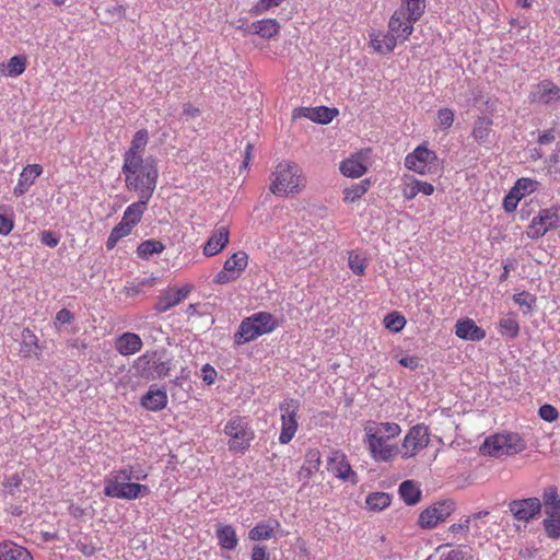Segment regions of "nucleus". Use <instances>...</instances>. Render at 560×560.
Returning a JSON list of instances; mask_svg holds the SVG:
<instances>
[{"instance_id": "nucleus-1", "label": "nucleus", "mask_w": 560, "mask_h": 560, "mask_svg": "<svg viewBox=\"0 0 560 560\" xmlns=\"http://www.w3.org/2000/svg\"><path fill=\"white\" fill-rule=\"evenodd\" d=\"M147 477V472L141 469L135 470L132 466L114 470L104 480V494L122 500H136L147 495L150 492L148 486L130 482L131 479L144 480Z\"/></svg>"}, {"instance_id": "nucleus-2", "label": "nucleus", "mask_w": 560, "mask_h": 560, "mask_svg": "<svg viewBox=\"0 0 560 560\" xmlns=\"http://www.w3.org/2000/svg\"><path fill=\"white\" fill-rule=\"evenodd\" d=\"M400 431V427L394 422H370L364 427V443L375 462H390L399 454L398 446L389 441Z\"/></svg>"}, {"instance_id": "nucleus-3", "label": "nucleus", "mask_w": 560, "mask_h": 560, "mask_svg": "<svg viewBox=\"0 0 560 560\" xmlns=\"http://www.w3.org/2000/svg\"><path fill=\"white\" fill-rule=\"evenodd\" d=\"M121 174L128 190L137 192L138 198L151 199L159 177L154 158L148 156L142 162L122 164Z\"/></svg>"}, {"instance_id": "nucleus-4", "label": "nucleus", "mask_w": 560, "mask_h": 560, "mask_svg": "<svg viewBox=\"0 0 560 560\" xmlns=\"http://www.w3.org/2000/svg\"><path fill=\"white\" fill-rule=\"evenodd\" d=\"M270 191L276 196L299 194L305 187L302 168L294 162H280L270 176Z\"/></svg>"}, {"instance_id": "nucleus-5", "label": "nucleus", "mask_w": 560, "mask_h": 560, "mask_svg": "<svg viewBox=\"0 0 560 560\" xmlns=\"http://www.w3.org/2000/svg\"><path fill=\"white\" fill-rule=\"evenodd\" d=\"M278 326L275 316L267 312H258L244 318L234 335L235 345L241 346L273 331Z\"/></svg>"}, {"instance_id": "nucleus-6", "label": "nucleus", "mask_w": 560, "mask_h": 560, "mask_svg": "<svg viewBox=\"0 0 560 560\" xmlns=\"http://www.w3.org/2000/svg\"><path fill=\"white\" fill-rule=\"evenodd\" d=\"M400 7L393 13L388 27L393 31L413 32V24L420 20L425 10V0H400Z\"/></svg>"}, {"instance_id": "nucleus-7", "label": "nucleus", "mask_w": 560, "mask_h": 560, "mask_svg": "<svg viewBox=\"0 0 560 560\" xmlns=\"http://www.w3.org/2000/svg\"><path fill=\"white\" fill-rule=\"evenodd\" d=\"M525 447L526 444L518 434L503 433L487 438L480 451L483 455L501 457L521 453Z\"/></svg>"}, {"instance_id": "nucleus-8", "label": "nucleus", "mask_w": 560, "mask_h": 560, "mask_svg": "<svg viewBox=\"0 0 560 560\" xmlns=\"http://www.w3.org/2000/svg\"><path fill=\"white\" fill-rule=\"evenodd\" d=\"M135 366L142 377L154 380L166 376L172 369V362L166 358L165 351H153L140 355Z\"/></svg>"}, {"instance_id": "nucleus-9", "label": "nucleus", "mask_w": 560, "mask_h": 560, "mask_svg": "<svg viewBox=\"0 0 560 560\" xmlns=\"http://www.w3.org/2000/svg\"><path fill=\"white\" fill-rule=\"evenodd\" d=\"M224 433L230 436V450L236 452L246 451L254 439V432L252 431L248 421L242 417H234L230 419L224 427Z\"/></svg>"}, {"instance_id": "nucleus-10", "label": "nucleus", "mask_w": 560, "mask_h": 560, "mask_svg": "<svg viewBox=\"0 0 560 560\" xmlns=\"http://www.w3.org/2000/svg\"><path fill=\"white\" fill-rule=\"evenodd\" d=\"M301 404L298 399L285 398L279 406L281 412V432L279 435V442L281 444H288L294 438L299 423L298 412Z\"/></svg>"}, {"instance_id": "nucleus-11", "label": "nucleus", "mask_w": 560, "mask_h": 560, "mask_svg": "<svg viewBox=\"0 0 560 560\" xmlns=\"http://www.w3.org/2000/svg\"><path fill=\"white\" fill-rule=\"evenodd\" d=\"M560 226V206H551L541 209L536 217L533 218L527 236L537 240L544 236L548 231Z\"/></svg>"}, {"instance_id": "nucleus-12", "label": "nucleus", "mask_w": 560, "mask_h": 560, "mask_svg": "<svg viewBox=\"0 0 560 560\" xmlns=\"http://www.w3.org/2000/svg\"><path fill=\"white\" fill-rule=\"evenodd\" d=\"M438 165L439 163L435 152L422 145L417 147L405 159V166L421 175L435 172Z\"/></svg>"}, {"instance_id": "nucleus-13", "label": "nucleus", "mask_w": 560, "mask_h": 560, "mask_svg": "<svg viewBox=\"0 0 560 560\" xmlns=\"http://www.w3.org/2000/svg\"><path fill=\"white\" fill-rule=\"evenodd\" d=\"M429 442L430 438L427 427L423 424L413 425L405 435L399 454L405 459L412 458L425 448Z\"/></svg>"}, {"instance_id": "nucleus-14", "label": "nucleus", "mask_w": 560, "mask_h": 560, "mask_svg": "<svg viewBox=\"0 0 560 560\" xmlns=\"http://www.w3.org/2000/svg\"><path fill=\"white\" fill-rule=\"evenodd\" d=\"M248 265V255L243 252H236L229 257L223 265V269L219 271L213 282L217 284H226L238 279Z\"/></svg>"}, {"instance_id": "nucleus-15", "label": "nucleus", "mask_w": 560, "mask_h": 560, "mask_svg": "<svg viewBox=\"0 0 560 560\" xmlns=\"http://www.w3.org/2000/svg\"><path fill=\"white\" fill-rule=\"evenodd\" d=\"M455 511V503L452 500L436 502L421 512L419 525L422 528H433L444 522Z\"/></svg>"}, {"instance_id": "nucleus-16", "label": "nucleus", "mask_w": 560, "mask_h": 560, "mask_svg": "<svg viewBox=\"0 0 560 560\" xmlns=\"http://www.w3.org/2000/svg\"><path fill=\"white\" fill-rule=\"evenodd\" d=\"M509 511L514 520L528 523L539 517L541 513V501L535 497L512 500L509 503Z\"/></svg>"}, {"instance_id": "nucleus-17", "label": "nucleus", "mask_w": 560, "mask_h": 560, "mask_svg": "<svg viewBox=\"0 0 560 560\" xmlns=\"http://www.w3.org/2000/svg\"><path fill=\"white\" fill-rule=\"evenodd\" d=\"M411 34L412 33H407L405 35V32L402 30L393 31L392 28L388 27L387 33H378L376 35H373L371 38V45L376 51L381 54H387L390 52L396 47L398 42H406Z\"/></svg>"}, {"instance_id": "nucleus-18", "label": "nucleus", "mask_w": 560, "mask_h": 560, "mask_svg": "<svg viewBox=\"0 0 560 560\" xmlns=\"http://www.w3.org/2000/svg\"><path fill=\"white\" fill-rule=\"evenodd\" d=\"M327 469L343 481L357 482V474L352 470L347 456L339 451L332 452L328 457Z\"/></svg>"}, {"instance_id": "nucleus-19", "label": "nucleus", "mask_w": 560, "mask_h": 560, "mask_svg": "<svg viewBox=\"0 0 560 560\" xmlns=\"http://www.w3.org/2000/svg\"><path fill=\"white\" fill-rule=\"evenodd\" d=\"M338 114L337 109H331L326 106L318 107H300L293 110V118H307L318 124H329Z\"/></svg>"}, {"instance_id": "nucleus-20", "label": "nucleus", "mask_w": 560, "mask_h": 560, "mask_svg": "<svg viewBox=\"0 0 560 560\" xmlns=\"http://www.w3.org/2000/svg\"><path fill=\"white\" fill-rule=\"evenodd\" d=\"M149 141V132L147 129H140L138 130L130 143L129 149L124 153V163H136V162H142L143 159V152L145 150V147Z\"/></svg>"}, {"instance_id": "nucleus-21", "label": "nucleus", "mask_w": 560, "mask_h": 560, "mask_svg": "<svg viewBox=\"0 0 560 560\" xmlns=\"http://www.w3.org/2000/svg\"><path fill=\"white\" fill-rule=\"evenodd\" d=\"M368 171V153L359 152L340 164V172L351 178H359Z\"/></svg>"}, {"instance_id": "nucleus-22", "label": "nucleus", "mask_w": 560, "mask_h": 560, "mask_svg": "<svg viewBox=\"0 0 560 560\" xmlns=\"http://www.w3.org/2000/svg\"><path fill=\"white\" fill-rule=\"evenodd\" d=\"M142 346L143 342L140 336L135 332H124L119 335L115 340L116 351L124 357L138 353Z\"/></svg>"}, {"instance_id": "nucleus-23", "label": "nucleus", "mask_w": 560, "mask_h": 560, "mask_svg": "<svg viewBox=\"0 0 560 560\" xmlns=\"http://www.w3.org/2000/svg\"><path fill=\"white\" fill-rule=\"evenodd\" d=\"M42 173L43 167L39 164L26 165L20 174L18 184L13 189V194L18 197L23 196Z\"/></svg>"}, {"instance_id": "nucleus-24", "label": "nucleus", "mask_w": 560, "mask_h": 560, "mask_svg": "<svg viewBox=\"0 0 560 560\" xmlns=\"http://www.w3.org/2000/svg\"><path fill=\"white\" fill-rule=\"evenodd\" d=\"M455 335L463 340L480 341L486 337V331L472 319L465 318L456 323Z\"/></svg>"}, {"instance_id": "nucleus-25", "label": "nucleus", "mask_w": 560, "mask_h": 560, "mask_svg": "<svg viewBox=\"0 0 560 560\" xmlns=\"http://www.w3.org/2000/svg\"><path fill=\"white\" fill-rule=\"evenodd\" d=\"M532 96L535 102L549 104L560 100V89L552 81L544 80L534 88Z\"/></svg>"}, {"instance_id": "nucleus-26", "label": "nucleus", "mask_w": 560, "mask_h": 560, "mask_svg": "<svg viewBox=\"0 0 560 560\" xmlns=\"http://www.w3.org/2000/svg\"><path fill=\"white\" fill-rule=\"evenodd\" d=\"M229 243V230L225 226L218 228L203 246V255L207 257L219 254Z\"/></svg>"}, {"instance_id": "nucleus-27", "label": "nucleus", "mask_w": 560, "mask_h": 560, "mask_svg": "<svg viewBox=\"0 0 560 560\" xmlns=\"http://www.w3.org/2000/svg\"><path fill=\"white\" fill-rule=\"evenodd\" d=\"M141 405L150 411H159L167 405V394L164 389L151 386L141 398Z\"/></svg>"}, {"instance_id": "nucleus-28", "label": "nucleus", "mask_w": 560, "mask_h": 560, "mask_svg": "<svg viewBox=\"0 0 560 560\" xmlns=\"http://www.w3.org/2000/svg\"><path fill=\"white\" fill-rule=\"evenodd\" d=\"M0 560H33V556L26 548L4 540L0 542Z\"/></svg>"}, {"instance_id": "nucleus-29", "label": "nucleus", "mask_w": 560, "mask_h": 560, "mask_svg": "<svg viewBox=\"0 0 560 560\" xmlns=\"http://www.w3.org/2000/svg\"><path fill=\"white\" fill-rule=\"evenodd\" d=\"M546 518L542 522L546 535L551 539L560 537V502L555 506L545 508Z\"/></svg>"}, {"instance_id": "nucleus-30", "label": "nucleus", "mask_w": 560, "mask_h": 560, "mask_svg": "<svg viewBox=\"0 0 560 560\" xmlns=\"http://www.w3.org/2000/svg\"><path fill=\"white\" fill-rule=\"evenodd\" d=\"M218 544L222 549L234 550L237 547L238 538L232 525L218 524L215 529Z\"/></svg>"}, {"instance_id": "nucleus-31", "label": "nucleus", "mask_w": 560, "mask_h": 560, "mask_svg": "<svg viewBox=\"0 0 560 560\" xmlns=\"http://www.w3.org/2000/svg\"><path fill=\"white\" fill-rule=\"evenodd\" d=\"M433 192L434 187L432 184L418 180L416 178H409L408 180H406L402 188V196L408 200L413 199L419 194L430 196Z\"/></svg>"}, {"instance_id": "nucleus-32", "label": "nucleus", "mask_w": 560, "mask_h": 560, "mask_svg": "<svg viewBox=\"0 0 560 560\" xmlns=\"http://www.w3.org/2000/svg\"><path fill=\"white\" fill-rule=\"evenodd\" d=\"M20 353L23 358L38 357L40 353L38 338L30 328L22 330Z\"/></svg>"}, {"instance_id": "nucleus-33", "label": "nucleus", "mask_w": 560, "mask_h": 560, "mask_svg": "<svg viewBox=\"0 0 560 560\" xmlns=\"http://www.w3.org/2000/svg\"><path fill=\"white\" fill-rule=\"evenodd\" d=\"M150 199L138 198L137 202L129 205L122 215V221H127L129 225L135 228L141 220L144 211L147 210Z\"/></svg>"}, {"instance_id": "nucleus-34", "label": "nucleus", "mask_w": 560, "mask_h": 560, "mask_svg": "<svg viewBox=\"0 0 560 560\" xmlns=\"http://www.w3.org/2000/svg\"><path fill=\"white\" fill-rule=\"evenodd\" d=\"M320 466V453L317 448H311L305 454L304 465L301 468L300 475L303 478H311Z\"/></svg>"}, {"instance_id": "nucleus-35", "label": "nucleus", "mask_w": 560, "mask_h": 560, "mask_svg": "<svg viewBox=\"0 0 560 560\" xmlns=\"http://www.w3.org/2000/svg\"><path fill=\"white\" fill-rule=\"evenodd\" d=\"M27 59L23 55H16L9 59L7 65H2L1 73L9 78H18L26 69Z\"/></svg>"}, {"instance_id": "nucleus-36", "label": "nucleus", "mask_w": 560, "mask_h": 560, "mask_svg": "<svg viewBox=\"0 0 560 560\" xmlns=\"http://www.w3.org/2000/svg\"><path fill=\"white\" fill-rule=\"evenodd\" d=\"M253 30L262 38H271L279 33L280 24L276 19H265L255 22Z\"/></svg>"}, {"instance_id": "nucleus-37", "label": "nucleus", "mask_w": 560, "mask_h": 560, "mask_svg": "<svg viewBox=\"0 0 560 560\" xmlns=\"http://www.w3.org/2000/svg\"><path fill=\"white\" fill-rule=\"evenodd\" d=\"M438 550L440 552L438 560H475L466 547L448 549V546H441Z\"/></svg>"}, {"instance_id": "nucleus-38", "label": "nucleus", "mask_w": 560, "mask_h": 560, "mask_svg": "<svg viewBox=\"0 0 560 560\" xmlns=\"http://www.w3.org/2000/svg\"><path fill=\"white\" fill-rule=\"evenodd\" d=\"M399 494L408 505H415L420 501L421 491L413 480H405L399 486Z\"/></svg>"}, {"instance_id": "nucleus-39", "label": "nucleus", "mask_w": 560, "mask_h": 560, "mask_svg": "<svg viewBox=\"0 0 560 560\" xmlns=\"http://www.w3.org/2000/svg\"><path fill=\"white\" fill-rule=\"evenodd\" d=\"M132 226L127 223V221H120L110 232L107 241H106V247L107 249H113L117 243L125 236H128L131 231Z\"/></svg>"}, {"instance_id": "nucleus-40", "label": "nucleus", "mask_w": 560, "mask_h": 560, "mask_svg": "<svg viewBox=\"0 0 560 560\" xmlns=\"http://www.w3.org/2000/svg\"><path fill=\"white\" fill-rule=\"evenodd\" d=\"M165 246L162 242L156 240H147L138 246L137 254L140 258L148 259L153 254H161Z\"/></svg>"}, {"instance_id": "nucleus-41", "label": "nucleus", "mask_w": 560, "mask_h": 560, "mask_svg": "<svg viewBox=\"0 0 560 560\" xmlns=\"http://www.w3.org/2000/svg\"><path fill=\"white\" fill-rule=\"evenodd\" d=\"M369 186H370V180L364 179L358 184H353L352 186L347 187L343 190L345 201L352 203L355 200L360 199L368 191Z\"/></svg>"}, {"instance_id": "nucleus-42", "label": "nucleus", "mask_w": 560, "mask_h": 560, "mask_svg": "<svg viewBox=\"0 0 560 560\" xmlns=\"http://www.w3.org/2000/svg\"><path fill=\"white\" fill-rule=\"evenodd\" d=\"M491 124L492 121L486 117L478 118L472 130V137L476 141L479 143H485L488 141L491 131Z\"/></svg>"}, {"instance_id": "nucleus-43", "label": "nucleus", "mask_w": 560, "mask_h": 560, "mask_svg": "<svg viewBox=\"0 0 560 560\" xmlns=\"http://www.w3.org/2000/svg\"><path fill=\"white\" fill-rule=\"evenodd\" d=\"M390 497L386 492H374L368 495L366 505L372 511H382L390 504Z\"/></svg>"}, {"instance_id": "nucleus-44", "label": "nucleus", "mask_w": 560, "mask_h": 560, "mask_svg": "<svg viewBox=\"0 0 560 560\" xmlns=\"http://www.w3.org/2000/svg\"><path fill=\"white\" fill-rule=\"evenodd\" d=\"M179 303L180 302L173 293V289H168L159 298L156 304L154 305V310L159 313H164L178 305Z\"/></svg>"}, {"instance_id": "nucleus-45", "label": "nucleus", "mask_w": 560, "mask_h": 560, "mask_svg": "<svg viewBox=\"0 0 560 560\" xmlns=\"http://www.w3.org/2000/svg\"><path fill=\"white\" fill-rule=\"evenodd\" d=\"M538 185V182L532 178L522 177L516 180L512 189L514 190V194H517L521 198H524L525 196L534 192Z\"/></svg>"}, {"instance_id": "nucleus-46", "label": "nucleus", "mask_w": 560, "mask_h": 560, "mask_svg": "<svg viewBox=\"0 0 560 560\" xmlns=\"http://www.w3.org/2000/svg\"><path fill=\"white\" fill-rule=\"evenodd\" d=\"M406 318L398 312H392L384 318L385 327L393 332L401 331L406 326Z\"/></svg>"}, {"instance_id": "nucleus-47", "label": "nucleus", "mask_w": 560, "mask_h": 560, "mask_svg": "<svg viewBox=\"0 0 560 560\" xmlns=\"http://www.w3.org/2000/svg\"><path fill=\"white\" fill-rule=\"evenodd\" d=\"M513 300L523 308L524 314H529L536 306L535 295L528 292H521L513 295Z\"/></svg>"}, {"instance_id": "nucleus-48", "label": "nucleus", "mask_w": 560, "mask_h": 560, "mask_svg": "<svg viewBox=\"0 0 560 560\" xmlns=\"http://www.w3.org/2000/svg\"><path fill=\"white\" fill-rule=\"evenodd\" d=\"M273 528L269 524L260 523L249 530L248 537L252 540H264L271 538Z\"/></svg>"}, {"instance_id": "nucleus-49", "label": "nucleus", "mask_w": 560, "mask_h": 560, "mask_svg": "<svg viewBox=\"0 0 560 560\" xmlns=\"http://www.w3.org/2000/svg\"><path fill=\"white\" fill-rule=\"evenodd\" d=\"M348 265L354 275L362 276L365 272L368 262L366 259L361 255L350 253Z\"/></svg>"}, {"instance_id": "nucleus-50", "label": "nucleus", "mask_w": 560, "mask_h": 560, "mask_svg": "<svg viewBox=\"0 0 560 560\" xmlns=\"http://www.w3.org/2000/svg\"><path fill=\"white\" fill-rule=\"evenodd\" d=\"M74 322V314L67 310L62 308L59 312H57L54 320V326L58 331L62 330V326L70 325Z\"/></svg>"}, {"instance_id": "nucleus-51", "label": "nucleus", "mask_w": 560, "mask_h": 560, "mask_svg": "<svg viewBox=\"0 0 560 560\" xmlns=\"http://www.w3.org/2000/svg\"><path fill=\"white\" fill-rule=\"evenodd\" d=\"M499 325L502 334H505L512 338L516 337L520 331L518 323L513 317L502 318Z\"/></svg>"}, {"instance_id": "nucleus-52", "label": "nucleus", "mask_w": 560, "mask_h": 560, "mask_svg": "<svg viewBox=\"0 0 560 560\" xmlns=\"http://www.w3.org/2000/svg\"><path fill=\"white\" fill-rule=\"evenodd\" d=\"M13 219L8 214V209L5 206L0 205V235H8L13 230Z\"/></svg>"}, {"instance_id": "nucleus-53", "label": "nucleus", "mask_w": 560, "mask_h": 560, "mask_svg": "<svg viewBox=\"0 0 560 560\" xmlns=\"http://www.w3.org/2000/svg\"><path fill=\"white\" fill-rule=\"evenodd\" d=\"M454 122V112L451 108H441L438 112V124L443 130L448 129Z\"/></svg>"}, {"instance_id": "nucleus-54", "label": "nucleus", "mask_w": 560, "mask_h": 560, "mask_svg": "<svg viewBox=\"0 0 560 560\" xmlns=\"http://www.w3.org/2000/svg\"><path fill=\"white\" fill-rule=\"evenodd\" d=\"M470 526H471V518H465L464 521H462L458 524H452L448 527V533L453 534L454 536L460 535V536L465 537L468 534Z\"/></svg>"}, {"instance_id": "nucleus-55", "label": "nucleus", "mask_w": 560, "mask_h": 560, "mask_svg": "<svg viewBox=\"0 0 560 560\" xmlns=\"http://www.w3.org/2000/svg\"><path fill=\"white\" fill-rule=\"evenodd\" d=\"M538 413H539L540 418L547 422H553L555 420H557V418L559 416L558 410L553 406L548 405V404L542 405L539 408Z\"/></svg>"}, {"instance_id": "nucleus-56", "label": "nucleus", "mask_w": 560, "mask_h": 560, "mask_svg": "<svg viewBox=\"0 0 560 560\" xmlns=\"http://www.w3.org/2000/svg\"><path fill=\"white\" fill-rule=\"evenodd\" d=\"M521 197L517 194H514V190L511 189L510 192L504 197L503 208L506 212H513L518 202L521 201Z\"/></svg>"}, {"instance_id": "nucleus-57", "label": "nucleus", "mask_w": 560, "mask_h": 560, "mask_svg": "<svg viewBox=\"0 0 560 560\" xmlns=\"http://www.w3.org/2000/svg\"><path fill=\"white\" fill-rule=\"evenodd\" d=\"M284 0H259L253 8L255 14H261L270 8L280 5Z\"/></svg>"}, {"instance_id": "nucleus-58", "label": "nucleus", "mask_w": 560, "mask_h": 560, "mask_svg": "<svg viewBox=\"0 0 560 560\" xmlns=\"http://www.w3.org/2000/svg\"><path fill=\"white\" fill-rule=\"evenodd\" d=\"M201 376L206 384L211 385L217 377V371L210 364H206L201 369Z\"/></svg>"}, {"instance_id": "nucleus-59", "label": "nucleus", "mask_w": 560, "mask_h": 560, "mask_svg": "<svg viewBox=\"0 0 560 560\" xmlns=\"http://www.w3.org/2000/svg\"><path fill=\"white\" fill-rule=\"evenodd\" d=\"M559 502H560V499L558 497V493H557L556 489L551 488V489H549L548 491H546L544 493V503H545L546 508L555 506Z\"/></svg>"}, {"instance_id": "nucleus-60", "label": "nucleus", "mask_w": 560, "mask_h": 560, "mask_svg": "<svg viewBox=\"0 0 560 560\" xmlns=\"http://www.w3.org/2000/svg\"><path fill=\"white\" fill-rule=\"evenodd\" d=\"M40 241L44 245L54 248L58 245L59 238L51 232L45 231L42 233Z\"/></svg>"}, {"instance_id": "nucleus-61", "label": "nucleus", "mask_w": 560, "mask_h": 560, "mask_svg": "<svg viewBox=\"0 0 560 560\" xmlns=\"http://www.w3.org/2000/svg\"><path fill=\"white\" fill-rule=\"evenodd\" d=\"M252 560H269V555L264 546H254L252 551Z\"/></svg>"}, {"instance_id": "nucleus-62", "label": "nucleus", "mask_w": 560, "mask_h": 560, "mask_svg": "<svg viewBox=\"0 0 560 560\" xmlns=\"http://www.w3.org/2000/svg\"><path fill=\"white\" fill-rule=\"evenodd\" d=\"M399 363L410 370H416L419 366V359L415 355L404 357L399 360Z\"/></svg>"}, {"instance_id": "nucleus-63", "label": "nucleus", "mask_w": 560, "mask_h": 560, "mask_svg": "<svg viewBox=\"0 0 560 560\" xmlns=\"http://www.w3.org/2000/svg\"><path fill=\"white\" fill-rule=\"evenodd\" d=\"M190 291H191V287H189V285H186V287H183V288H179L176 290L173 289V293L175 294V296L178 299L179 302L185 300L188 296V294L190 293Z\"/></svg>"}, {"instance_id": "nucleus-64", "label": "nucleus", "mask_w": 560, "mask_h": 560, "mask_svg": "<svg viewBox=\"0 0 560 560\" xmlns=\"http://www.w3.org/2000/svg\"><path fill=\"white\" fill-rule=\"evenodd\" d=\"M184 115L189 117H197L200 115V110L197 107L191 106L190 104H186L184 106Z\"/></svg>"}]
</instances>
